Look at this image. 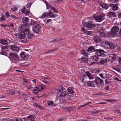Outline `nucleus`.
<instances>
[{
  "label": "nucleus",
  "mask_w": 121,
  "mask_h": 121,
  "mask_svg": "<svg viewBox=\"0 0 121 121\" xmlns=\"http://www.w3.org/2000/svg\"><path fill=\"white\" fill-rule=\"evenodd\" d=\"M108 14V15L110 17H115V14L114 12H109Z\"/></svg>",
  "instance_id": "nucleus-31"
},
{
  "label": "nucleus",
  "mask_w": 121,
  "mask_h": 121,
  "mask_svg": "<svg viewBox=\"0 0 121 121\" xmlns=\"http://www.w3.org/2000/svg\"><path fill=\"white\" fill-rule=\"evenodd\" d=\"M105 88V89L107 90H108L109 89V88L108 87V86H106Z\"/></svg>",
  "instance_id": "nucleus-59"
},
{
  "label": "nucleus",
  "mask_w": 121,
  "mask_h": 121,
  "mask_svg": "<svg viewBox=\"0 0 121 121\" xmlns=\"http://www.w3.org/2000/svg\"><path fill=\"white\" fill-rule=\"evenodd\" d=\"M27 118H28L30 121H35V118L32 115L28 116Z\"/></svg>",
  "instance_id": "nucleus-27"
},
{
  "label": "nucleus",
  "mask_w": 121,
  "mask_h": 121,
  "mask_svg": "<svg viewBox=\"0 0 121 121\" xmlns=\"http://www.w3.org/2000/svg\"><path fill=\"white\" fill-rule=\"evenodd\" d=\"M27 35V34H26V32L22 33H17L16 34V35L17 37L22 39L25 38L26 36Z\"/></svg>",
  "instance_id": "nucleus-9"
},
{
  "label": "nucleus",
  "mask_w": 121,
  "mask_h": 121,
  "mask_svg": "<svg viewBox=\"0 0 121 121\" xmlns=\"http://www.w3.org/2000/svg\"><path fill=\"white\" fill-rule=\"evenodd\" d=\"M93 39L94 41L96 43H99L101 41V38L97 35L95 36Z\"/></svg>",
  "instance_id": "nucleus-13"
},
{
  "label": "nucleus",
  "mask_w": 121,
  "mask_h": 121,
  "mask_svg": "<svg viewBox=\"0 0 121 121\" xmlns=\"http://www.w3.org/2000/svg\"><path fill=\"white\" fill-rule=\"evenodd\" d=\"M81 30L82 31H83L85 33L87 31H86V30H85L84 29V28L83 27H82V29H81Z\"/></svg>",
  "instance_id": "nucleus-49"
},
{
  "label": "nucleus",
  "mask_w": 121,
  "mask_h": 121,
  "mask_svg": "<svg viewBox=\"0 0 121 121\" xmlns=\"http://www.w3.org/2000/svg\"><path fill=\"white\" fill-rule=\"evenodd\" d=\"M49 78H50L49 77H48L46 76H45L44 78V79H48Z\"/></svg>",
  "instance_id": "nucleus-52"
},
{
  "label": "nucleus",
  "mask_w": 121,
  "mask_h": 121,
  "mask_svg": "<svg viewBox=\"0 0 121 121\" xmlns=\"http://www.w3.org/2000/svg\"><path fill=\"white\" fill-rule=\"evenodd\" d=\"M25 51L26 52H24L26 53V54H28V56H29V54L30 53V52H31V50L29 49H25Z\"/></svg>",
  "instance_id": "nucleus-32"
},
{
  "label": "nucleus",
  "mask_w": 121,
  "mask_h": 121,
  "mask_svg": "<svg viewBox=\"0 0 121 121\" xmlns=\"http://www.w3.org/2000/svg\"><path fill=\"white\" fill-rule=\"evenodd\" d=\"M58 41V39L57 38H56L55 39H53L51 41V42L53 43L54 42H57Z\"/></svg>",
  "instance_id": "nucleus-38"
},
{
  "label": "nucleus",
  "mask_w": 121,
  "mask_h": 121,
  "mask_svg": "<svg viewBox=\"0 0 121 121\" xmlns=\"http://www.w3.org/2000/svg\"><path fill=\"white\" fill-rule=\"evenodd\" d=\"M8 40L5 39H0V43L2 45H8Z\"/></svg>",
  "instance_id": "nucleus-19"
},
{
  "label": "nucleus",
  "mask_w": 121,
  "mask_h": 121,
  "mask_svg": "<svg viewBox=\"0 0 121 121\" xmlns=\"http://www.w3.org/2000/svg\"><path fill=\"white\" fill-rule=\"evenodd\" d=\"M116 112L117 113H118L119 114H121V112L119 110H117L116 111Z\"/></svg>",
  "instance_id": "nucleus-51"
},
{
  "label": "nucleus",
  "mask_w": 121,
  "mask_h": 121,
  "mask_svg": "<svg viewBox=\"0 0 121 121\" xmlns=\"http://www.w3.org/2000/svg\"><path fill=\"white\" fill-rule=\"evenodd\" d=\"M39 86L40 87V88L42 90H43L45 88V85H39Z\"/></svg>",
  "instance_id": "nucleus-42"
},
{
  "label": "nucleus",
  "mask_w": 121,
  "mask_h": 121,
  "mask_svg": "<svg viewBox=\"0 0 121 121\" xmlns=\"http://www.w3.org/2000/svg\"><path fill=\"white\" fill-rule=\"evenodd\" d=\"M59 91L61 92V94L59 95V97L63 98L68 95V93L66 90L64 88H62L61 90H59Z\"/></svg>",
  "instance_id": "nucleus-6"
},
{
  "label": "nucleus",
  "mask_w": 121,
  "mask_h": 121,
  "mask_svg": "<svg viewBox=\"0 0 121 121\" xmlns=\"http://www.w3.org/2000/svg\"><path fill=\"white\" fill-rule=\"evenodd\" d=\"M9 56L11 60L15 63H17L19 61L18 55L16 53H9Z\"/></svg>",
  "instance_id": "nucleus-2"
},
{
  "label": "nucleus",
  "mask_w": 121,
  "mask_h": 121,
  "mask_svg": "<svg viewBox=\"0 0 121 121\" xmlns=\"http://www.w3.org/2000/svg\"><path fill=\"white\" fill-rule=\"evenodd\" d=\"M47 7V9H51L53 10L54 12L56 13H57L58 12L56 11V9L51 6L49 5L48 3L46 4Z\"/></svg>",
  "instance_id": "nucleus-12"
},
{
  "label": "nucleus",
  "mask_w": 121,
  "mask_h": 121,
  "mask_svg": "<svg viewBox=\"0 0 121 121\" xmlns=\"http://www.w3.org/2000/svg\"><path fill=\"white\" fill-rule=\"evenodd\" d=\"M99 5L102 7L103 9H107L108 7V5L104 3H99Z\"/></svg>",
  "instance_id": "nucleus-17"
},
{
  "label": "nucleus",
  "mask_w": 121,
  "mask_h": 121,
  "mask_svg": "<svg viewBox=\"0 0 121 121\" xmlns=\"http://www.w3.org/2000/svg\"><path fill=\"white\" fill-rule=\"evenodd\" d=\"M1 26H2L3 27H5L7 26L6 25H2L1 24L0 25Z\"/></svg>",
  "instance_id": "nucleus-61"
},
{
  "label": "nucleus",
  "mask_w": 121,
  "mask_h": 121,
  "mask_svg": "<svg viewBox=\"0 0 121 121\" xmlns=\"http://www.w3.org/2000/svg\"><path fill=\"white\" fill-rule=\"evenodd\" d=\"M116 56L114 54H110L109 55V58L110 59L114 60L116 59Z\"/></svg>",
  "instance_id": "nucleus-21"
},
{
  "label": "nucleus",
  "mask_w": 121,
  "mask_h": 121,
  "mask_svg": "<svg viewBox=\"0 0 121 121\" xmlns=\"http://www.w3.org/2000/svg\"><path fill=\"white\" fill-rule=\"evenodd\" d=\"M105 43L106 44L108 45L110 47H112L113 46V44L110 43L106 42Z\"/></svg>",
  "instance_id": "nucleus-37"
},
{
  "label": "nucleus",
  "mask_w": 121,
  "mask_h": 121,
  "mask_svg": "<svg viewBox=\"0 0 121 121\" xmlns=\"http://www.w3.org/2000/svg\"><path fill=\"white\" fill-rule=\"evenodd\" d=\"M105 16V15L104 14L102 13L99 16H94V18L95 19L97 22H100L104 19V17Z\"/></svg>",
  "instance_id": "nucleus-4"
},
{
  "label": "nucleus",
  "mask_w": 121,
  "mask_h": 121,
  "mask_svg": "<svg viewBox=\"0 0 121 121\" xmlns=\"http://www.w3.org/2000/svg\"><path fill=\"white\" fill-rule=\"evenodd\" d=\"M87 83L88 86H89L93 87L95 86V84L94 83L93 81L88 82Z\"/></svg>",
  "instance_id": "nucleus-22"
},
{
  "label": "nucleus",
  "mask_w": 121,
  "mask_h": 121,
  "mask_svg": "<svg viewBox=\"0 0 121 121\" xmlns=\"http://www.w3.org/2000/svg\"><path fill=\"white\" fill-rule=\"evenodd\" d=\"M10 16L13 18L15 19L16 18V17L13 15H11Z\"/></svg>",
  "instance_id": "nucleus-55"
},
{
  "label": "nucleus",
  "mask_w": 121,
  "mask_h": 121,
  "mask_svg": "<svg viewBox=\"0 0 121 121\" xmlns=\"http://www.w3.org/2000/svg\"><path fill=\"white\" fill-rule=\"evenodd\" d=\"M118 61L120 64H121V58L119 57L118 58Z\"/></svg>",
  "instance_id": "nucleus-54"
},
{
  "label": "nucleus",
  "mask_w": 121,
  "mask_h": 121,
  "mask_svg": "<svg viewBox=\"0 0 121 121\" xmlns=\"http://www.w3.org/2000/svg\"><path fill=\"white\" fill-rule=\"evenodd\" d=\"M22 12L26 15L29 14V11L28 10H26V7L24 8L23 10L22 11Z\"/></svg>",
  "instance_id": "nucleus-23"
},
{
  "label": "nucleus",
  "mask_w": 121,
  "mask_h": 121,
  "mask_svg": "<svg viewBox=\"0 0 121 121\" xmlns=\"http://www.w3.org/2000/svg\"><path fill=\"white\" fill-rule=\"evenodd\" d=\"M6 17L8 18L9 17V13L8 12H7L6 13Z\"/></svg>",
  "instance_id": "nucleus-44"
},
{
  "label": "nucleus",
  "mask_w": 121,
  "mask_h": 121,
  "mask_svg": "<svg viewBox=\"0 0 121 121\" xmlns=\"http://www.w3.org/2000/svg\"><path fill=\"white\" fill-rule=\"evenodd\" d=\"M32 4V3H30L29 4H28L27 5V7L28 8H30Z\"/></svg>",
  "instance_id": "nucleus-46"
},
{
  "label": "nucleus",
  "mask_w": 121,
  "mask_h": 121,
  "mask_svg": "<svg viewBox=\"0 0 121 121\" xmlns=\"http://www.w3.org/2000/svg\"><path fill=\"white\" fill-rule=\"evenodd\" d=\"M90 20H91L90 19L87 18L86 19H84L83 20L82 22V23L83 22H85L86 23H89V22H91V21H90Z\"/></svg>",
  "instance_id": "nucleus-35"
},
{
  "label": "nucleus",
  "mask_w": 121,
  "mask_h": 121,
  "mask_svg": "<svg viewBox=\"0 0 121 121\" xmlns=\"http://www.w3.org/2000/svg\"><path fill=\"white\" fill-rule=\"evenodd\" d=\"M23 81L24 82H25L26 83H27V82L28 80L27 79H23Z\"/></svg>",
  "instance_id": "nucleus-58"
},
{
  "label": "nucleus",
  "mask_w": 121,
  "mask_h": 121,
  "mask_svg": "<svg viewBox=\"0 0 121 121\" xmlns=\"http://www.w3.org/2000/svg\"><path fill=\"white\" fill-rule=\"evenodd\" d=\"M21 121V119H19L18 118H16L15 119V121Z\"/></svg>",
  "instance_id": "nucleus-60"
},
{
  "label": "nucleus",
  "mask_w": 121,
  "mask_h": 121,
  "mask_svg": "<svg viewBox=\"0 0 121 121\" xmlns=\"http://www.w3.org/2000/svg\"><path fill=\"white\" fill-rule=\"evenodd\" d=\"M12 51L18 52L19 50V48L15 44L10 45L9 47Z\"/></svg>",
  "instance_id": "nucleus-8"
},
{
  "label": "nucleus",
  "mask_w": 121,
  "mask_h": 121,
  "mask_svg": "<svg viewBox=\"0 0 121 121\" xmlns=\"http://www.w3.org/2000/svg\"><path fill=\"white\" fill-rule=\"evenodd\" d=\"M25 23L23 25L21 26L20 28V29L21 31L24 32H26L27 34H28L27 35V38H26L27 40H28L31 39V37H33L34 35V34H31L29 32V27L31 26L32 23Z\"/></svg>",
  "instance_id": "nucleus-1"
},
{
  "label": "nucleus",
  "mask_w": 121,
  "mask_h": 121,
  "mask_svg": "<svg viewBox=\"0 0 121 121\" xmlns=\"http://www.w3.org/2000/svg\"><path fill=\"white\" fill-rule=\"evenodd\" d=\"M107 61V60L106 59H102L100 60V63L101 64H102L105 63Z\"/></svg>",
  "instance_id": "nucleus-33"
},
{
  "label": "nucleus",
  "mask_w": 121,
  "mask_h": 121,
  "mask_svg": "<svg viewBox=\"0 0 121 121\" xmlns=\"http://www.w3.org/2000/svg\"><path fill=\"white\" fill-rule=\"evenodd\" d=\"M94 82L97 85L98 87H99L100 86L102 85V84L103 83V80L101 79L98 77H95Z\"/></svg>",
  "instance_id": "nucleus-5"
},
{
  "label": "nucleus",
  "mask_w": 121,
  "mask_h": 121,
  "mask_svg": "<svg viewBox=\"0 0 121 121\" xmlns=\"http://www.w3.org/2000/svg\"><path fill=\"white\" fill-rule=\"evenodd\" d=\"M3 15H4V13H2V16L1 19V20L2 21H4L6 19L5 17L4 16H3Z\"/></svg>",
  "instance_id": "nucleus-39"
},
{
  "label": "nucleus",
  "mask_w": 121,
  "mask_h": 121,
  "mask_svg": "<svg viewBox=\"0 0 121 121\" xmlns=\"http://www.w3.org/2000/svg\"><path fill=\"white\" fill-rule=\"evenodd\" d=\"M86 75H82V76H81V79L82 80V82H83V81L84 80L85 78H86Z\"/></svg>",
  "instance_id": "nucleus-36"
},
{
  "label": "nucleus",
  "mask_w": 121,
  "mask_h": 121,
  "mask_svg": "<svg viewBox=\"0 0 121 121\" xmlns=\"http://www.w3.org/2000/svg\"><path fill=\"white\" fill-rule=\"evenodd\" d=\"M96 62H92L89 65V66H91L93 64H95V63Z\"/></svg>",
  "instance_id": "nucleus-48"
},
{
  "label": "nucleus",
  "mask_w": 121,
  "mask_h": 121,
  "mask_svg": "<svg viewBox=\"0 0 121 121\" xmlns=\"http://www.w3.org/2000/svg\"><path fill=\"white\" fill-rule=\"evenodd\" d=\"M119 34L120 35H121V28L120 29L119 31Z\"/></svg>",
  "instance_id": "nucleus-64"
},
{
  "label": "nucleus",
  "mask_w": 121,
  "mask_h": 121,
  "mask_svg": "<svg viewBox=\"0 0 121 121\" xmlns=\"http://www.w3.org/2000/svg\"><path fill=\"white\" fill-rule=\"evenodd\" d=\"M83 25H85V26L88 28L92 27H95V26L94 24H92L91 23H83Z\"/></svg>",
  "instance_id": "nucleus-15"
},
{
  "label": "nucleus",
  "mask_w": 121,
  "mask_h": 121,
  "mask_svg": "<svg viewBox=\"0 0 121 121\" xmlns=\"http://www.w3.org/2000/svg\"><path fill=\"white\" fill-rule=\"evenodd\" d=\"M87 51L89 52H93L95 51V50L92 47H91L89 48L87 50Z\"/></svg>",
  "instance_id": "nucleus-29"
},
{
  "label": "nucleus",
  "mask_w": 121,
  "mask_h": 121,
  "mask_svg": "<svg viewBox=\"0 0 121 121\" xmlns=\"http://www.w3.org/2000/svg\"><path fill=\"white\" fill-rule=\"evenodd\" d=\"M47 13V17H48L54 18L56 16V15L53 13L51 10H49Z\"/></svg>",
  "instance_id": "nucleus-16"
},
{
  "label": "nucleus",
  "mask_w": 121,
  "mask_h": 121,
  "mask_svg": "<svg viewBox=\"0 0 121 121\" xmlns=\"http://www.w3.org/2000/svg\"><path fill=\"white\" fill-rule=\"evenodd\" d=\"M55 50V49H54V50H49L48 51H47L46 52H45V54H46V53H51L52 51H54V50Z\"/></svg>",
  "instance_id": "nucleus-43"
},
{
  "label": "nucleus",
  "mask_w": 121,
  "mask_h": 121,
  "mask_svg": "<svg viewBox=\"0 0 121 121\" xmlns=\"http://www.w3.org/2000/svg\"><path fill=\"white\" fill-rule=\"evenodd\" d=\"M82 61L84 62H86L88 61V60L87 58L82 57L81 58Z\"/></svg>",
  "instance_id": "nucleus-34"
},
{
  "label": "nucleus",
  "mask_w": 121,
  "mask_h": 121,
  "mask_svg": "<svg viewBox=\"0 0 121 121\" xmlns=\"http://www.w3.org/2000/svg\"><path fill=\"white\" fill-rule=\"evenodd\" d=\"M53 103V101H49L48 102V104L49 105L51 106L52 105Z\"/></svg>",
  "instance_id": "nucleus-41"
},
{
  "label": "nucleus",
  "mask_w": 121,
  "mask_h": 121,
  "mask_svg": "<svg viewBox=\"0 0 121 121\" xmlns=\"http://www.w3.org/2000/svg\"><path fill=\"white\" fill-rule=\"evenodd\" d=\"M32 88H33L31 86H30L29 87H27V88L28 89H30Z\"/></svg>",
  "instance_id": "nucleus-57"
},
{
  "label": "nucleus",
  "mask_w": 121,
  "mask_h": 121,
  "mask_svg": "<svg viewBox=\"0 0 121 121\" xmlns=\"http://www.w3.org/2000/svg\"><path fill=\"white\" fill-rule=\"evenodd\" d=\"M72 88L69 87L68 89V92L70 94H72L74 93V91L73 90Z\"/></svg>",
  "instance_id": "nucleus-25"
},
{
  "label": "nucleus",
  "mask_w": 121,
  "mask_h": 121,
  "mask_svg": "<svg viewBox=\"0 0 121 121\" xmlns=\"http://www.w3.org/2000/svg\"><path fill=\"white\" fill-rule=\"evenodd\" d=\"M104 29L103 28H101L99 30V32L100 33V35L102 37H105V34L104 32Z\"/></svg>",
  "instance_id": "nucleus-14"
},
{
  "label": "nucleus",
  "mask_w": 121,
  "mask_h": 121,
  "mask_svg": "<svg viewBox=\"0 0 121 121\" xmlns=\"http://www.w3.org/2000/svg\"><path fill=\"white\" fill-rule=\"evenodd\" d=\"M47 13H45L43 14L42 15V16L43 17L45 18L47 16Z\"/></svg>",
  "instance_id": "nucleus-40"
},
{
  "label": "nucleus",
  "mask_w": 121,
  "mask_h": 121,
  "mask_svg": "<svg viewBox=\"0 0 121 121\" xmlns=\"http://www.w3.org/2000/svg\"><path fill=\"white\" fill-rule=\"evenodd\" d=\"M118 17L119 18L121 17V12L118 15Z\"/></svg>",
  "instance_id": "nucleus-63"
},
{
  "label": "nucleus",
  "mask_w": 121,
  "mask_h": 121,
  "mask_svg": "<svg viewBox=\"0 0 121 121\" xmlns=\"http://www.w3.org/2000/svg\"><path fill=\"white\" fill-rule=\"evenodd\" d=\"M91 103V102H88L86 103L85 104V106L88 105L90 104Z\"/></svg>",
  "instance_id": "nucleus-50"
},
{
  "label": "nucleus",
  "mask_w": 121,
  "mask_h": 121,
  "mask_svg": "<svg viewBox=\"0 0 121 121\" xmlns=\"http://www.w3.org/2000/svg\"><path fill=\"white\" fill-rule=\"evenodd\" d=\"M87 34L88 35H90L91 33V31H87Z\"/></svg>",
  "instance_id": "nucleus-62"
},
{
  "label": "nucleus",
  "mask_w": 121,
  "mask_h": 121,
  "mask_svg": "<svg viewBox=\"0 0 121 121\" xmlns=\"http://www.w3.org/2000/svg\"><path fill=\"white\" fill-rule=\"evenodd\" d=\"M116 70L118 72L121 73V70L119 69H116Z\"/></svg>",
  "instance_id": "nucleus-53"
},
{
  "label": "nucleus",
  "mask_w": 121,
  "mask_h": 121,
  "mask_svg": "<svg viewBox=\"0 0 121 121\" xmlns=\"http://www.w3.org/2000/svg\"><path fill=\"white\" fill-rule=\"evenodd\" d=\"M8 92H9V93H7V95H12L14 94L15 93V91L11 89L9 90Z\"/></svg>",
  "instance_id": "nucleus-26"
},
{
  "label": "nucleus",
  "mask_w": 121,
  "mask_h": 121,
  "mask_svg": "<svg viewBox=\"0 0 121 121\" xmlns=\"http://www.w3.org/2000/svg\"><path fill=\"white\" fill-rule=\"evenodd\" d=\"M24 52H22L20 54V56L22 58L26 57L28 56V54H26Z\"/></svg>",
  "instance_id": "nucleus-24"
},
{
  "label": "nucleus",
  "mask_w": 121,
  "mask_h": 121,
  "mask_svg": "<svg viewBox=\"0 0 121 121\" xmlns=\"http://www.w3.org/2000/svg\"><path fill=\"white\" fill-rule=\"evenodd\" d=\"M29 19L27 17H24L23 18L22 20L23 23H27L29 21Z\"/></svg>",
  "instance_id": "nucleus-30"
},
{
  "label": "nucleus",
  "mask_w": 121,
  "mask_h": 121,
  "mask_svg": "<svg viewBox=\"0 0 121 121\" xmlns=\"http://www.w3.org/2000/svg\"><path fill=\"white\" fill-rule=\"evenodd\" d=\"M87 76L89 79H94L95 78L94 76L92 75L89 71H86V72Z\"/></svg>",
  "instance_id": "nucleus-18"
},
{
  "label": "nucleus",
  "mask_w": 121,
  "mask_h": 121,
  "mask_svg": "<svg viewBox=\"0 0 121 121\" xmlns=\"http://www.w3.org/2000/svg\"><path fill=\"white\" fill-rule=\"evenodd\" d=\"M39 91V89L38 88H37V87H35L32 90V91H33L32 92L36 94L38 93Z\"/></svg>",
  "instance_id": "nucleus-28"
},
{
  "label": "nucleus",
  "mask_w": 121,
  "mask_h": 121,
  "mask_svg": "<svg viewBox=\"0 0 121 121\" xmlns=\"http://www.w3.org/2000/svg\"><path fill=\"white\" fill-rule=\"evenodd\" d=\"M97 56L96 55H94V56L91 57V60L94 61H97L98 59V58Z\"/></svg>",
  "instance_id": "nucleus-20"
},
{
  "label": "nucleus",
  "mask_w": 121,
  "mask_h": 121,
  "mask_svg": "<svg viewBox=\"0 0 121 121\" xmlns=\"http://www.w3.org/2000/svg\"><path fill=\"white\" fill-rule=\"evenodd\" d=\"M109 6L112 8V9L114 11L117 10L118 8V4H111L109 5Z\"/></svg>",
  "instance_id": "nucleus-11"
},
{
  "label": "nucleus",
  "mask_w": 121,
  "mask_h": 121,
  "mask_svg": "<svg viewBox=\"0 0 121 121\" xmlns=\"http://www.w3.org/2000/svg\"><path fill=\"white\" fill-rule=\"evenodd\" d=\"M111 2H117L118 1V0H109Z\"/></svg>",
  "instance_id": "nucleus-47"
},
{
  "label": "nucleus",
  "mask_w": 121,
  "mask_h": 121,
  "mask_svg": "<svg viewBox=\"0 0 121 121\" xmlns=\"http://www.w3.org/2000/svg\"><path fill=\"white\" fill-rule=\"evenodd\" d=\"M96 52L95 54L97 56H100L104 55V51L103 50L99 49L95 50Z\"/></svg>",
  "instance_id": "nucleus-10"
},
{
  "label": "nucleus",
  "mask_w": 121,
  "mask_h": 121,
  "mask_svg": "<svg viewBox=\"0 0 121 121\" xmlns=\"http://www.w3.org/2000/svg\"><path fill=\"white\" fill-rule=\"evenodd\" d=\"M85 106V104H84L83 105H81L78 108V109H80L81 108Z\"/></svg>",
  "instance_id": "nucleus-45"
},
{
  "label": "nucleus",
  "mask_w": 121,
  "mask_h": 121,
  "mask_svg": "<svg viewBox=\"0 0 121 121\" xmlns=\"http://www.w3.org/2000/svg\"><path fill=\"white\" fill-rule=\"evenodd\" d=\"M82 53L84 54H85V52L84 50H82Z\"/></svg>",
  "instance_id": "nucleus-56"
},
{
  "label": "nucleus",
  "mask_w": 121,
  "mask_h": 121,
  "mask_svg": "<svg viewBox=\"0 0 121 121\" xmlns=\"http://www.w3.org/2000/svg\"><path fill=\"white\" fill-rule=\"evenodd\" d=\"M119 30L118 27L117 26L113 27L111 30V35L113 36L116 35V33Z\"/></svg>",
  "instance_id": "nucleus-7"
},
{
  "label": "nucleus",
  "mask_w": 121,
  "mask_h": 121,
  "mask_svg": "<svg viewBox=\"0 0 121 121\" xmlns=\"http://www.w3.org/2000/svg\"><path fill=\"white\" fill-rule=\"evenodd\" d=\"M33 24V30L35 33H39L41 30V26L39 24L37 23H32Z\"/></svg>",
  "instance_id": "nucleus-3"
}]
</instances>
